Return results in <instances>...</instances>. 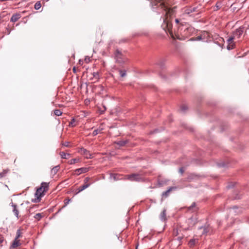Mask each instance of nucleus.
Wrapping results in <instances>:
<instances>
[{
  "label": "nucleus",
  "mask_w": 249,
  "mask_h": 249,
  "mask_svg": "<svg viewBox=\"0 0 249 249\" xmlns=\"http://www.w3.org/2000/svg\"><path fill=\"white\" fill-rule=\"evenodd\" d=\"M119 73L121 77H124L126 75V71L125 70H120Z\"/></svg>",
  "instance_id": "28"
},
{
  "label": "nucleus",
  "mask_w": 249,
  "mask_h": 249,
  "mask_svg": "<svg viewBox=\"0 0 249 249\" xmlns=\"http://www.w3.org/2000/svg\"><path fill=\"white\" fill-rule=\"evenodd\" d=\"M177 38L178 39H180V38L179 37H178V36H177Z\"/></svg>",
  "instance_id": "54"
},
{
  "label": "nucleus",
  "mask_w": 249,
  "mask_h": 249,
  "mask_svg": "<svg viewBox=\"0 0 249 249\" xmlns=\"http://www.w3.org/2000/svg\"><path fill=\"white\" fill-rule=\"evenodd\" d=\"M41 6V4L40 1H38L35 3L34 5V8L36 10H39Z\"/></svg>",
  "instance_id": "24"
},
{
  "label": "nucleus",
  "mask_w": 249,
  "mask_h": 249,
  "mask_svg": "<svg viewBox=\"0 0 249 249\" xmlns=\"http://www.w3.org/2000/svg\"><path fill=\"white\" fill-rule=\"evenodd\" d=\"M54 113L56 116H59L62 114V112L59 109H55L54 111Z\"/></svg>",
  "instance_id": "31"
},
{
  "label": "nucleus",
  "mask_w": 249,
  "mask_h": 249,
  "mask_svg": "<svg viewBox=\"0 0 249 249\" xmlns=\"http://www.w3.org/2000/svg\"><path fill=\"white\" fill-rule=\"evenodd\" d=\"M64 145H65V146H68V142H66V143L64 144Z\"/></svg>",
  "instance_id": "51"
},
{
  "label": "nucleus",
  "mask_w": 249,
  "mask_h": 249,
  "mask_svg": "<svg viewBox=\"0 0 249 249\" xmlns=\"http://www.w3.org/2000/svg\"><path fill=\"white\" fill-rule=\"evenodd\" d=\"M163 29L166 32L169 33L173 38H175L172 31V24L167 19H163V23L161 25Z\"/></svg>",
  "instance_id": "1"
},
{
  "label": "nucleus",
  "mask_w": 249,
  "mask_h": 249,
  "mask_svg": "<svg viewBox=\"0 0 249 249\" xmlns=\"http://www.w3.org/2000/svg\"><path fill=\"white\" fill-rule=\"evenodd\" d=\"M234 38V36H231L227 40L228 43H234L233 42V40Z\"/></svg>",
  "instance_id": "36"
},
{
  "label": "nucleus",
  "mask_w": 249,
  "mask_h": 249,
  "mask_svg": "<svg viewBox=\"0 0 249 249\" xmlns=\"http://www.w3.org/2000/svg\"><path fill=\"white\" fill-rule=\"evenodd\" d=\"M122 55H123V54L120 51H119L118 49L116 50V51L114 53V57L118 56H121Z\"/></svg>",
  "instance_id": "26"
},
{
  "label": "nucleus",
  "mask_w": 249,
  "mask_h": 249,
  "mask_svg": "<svg viewBox=\"0 0 249 249\" xmlns=\"http://www.w3.org/2000/svg\"><path fill=\"white\" fill-rule=\"evenodd\" d=\"M21 18V15L19 13H16L12 15L10 21L11 22H16Z\"/></svg>",
  "instance_id": "14"
},
{
  "label": "nucleus",
  "mask_w": 249,
  "mask_h": 249,
  "mask_svg": "<svg viewBox=\"0 0 249 249\" xmlns=\"http://www.w3.org/2000/svg\"><path fill=\"white\" fill-rule=\"evenodd\" d=\"M127 142V141H119L116 142V143L120 146H124Z\"/></svg>",
  "instance_id": "23"
},
{
  "label": "nucleus",
  "mask_w": 249,
  "mask_h": 249,
  "mask_svg": "<svg viewBox=\"0 0 249 249\" xmlns=\"http://www.w3.org/2000/svg\"><path fill=\"white\" fill-rule=\"evenodd\" d=\"M72 70H73V71L74 72V73H76V68L75 67H74L72 69Z\"/></svg>",
  "instance_id": "49"
},
{
  "label": "nucleus",
  "mask_w": 249,
  "mask_h": 249,
  "mask_svg": "<svg viewBox=\"0 0 249 249\" xmlns=\"http://www.w3.org/2000/svg\"><path fill=\"white\" fill-rule=\"evenodd\" d=\"M75 122V119L74 118H72L71 120V121L70 122L69 126H75L74 124H73V123Z\"/></svg>",
  "instance_id": "39"
},
{
  "label": "nucleus",
  "mask_w": 249,
  "mask_h": 249,
  "mask_svg": "<svg viewBox=\"0 0 249 249\" xmlns=\"http://www.w3.org/2000/svg\"><path fill=\"white\" fill-rule=\"evenodd\" d=\"M237 208H238V207L236 206H234V207H233V209H237Z\"/></svg>",
  "instance_id": "52"
},
{
  "label": "nucleus",
  "mask_w": 249,
  "mask_h": 249,
  "mask_svg": "<svg viewBox=\"0 0 249 249\" xmlns=\"http://www.w3.org/2000/svg\"><path fill=\"white\" fill-rule=\"evenodd\" d=\"M60 211H61V210H60H60H59V211H58V212H57V213H59Z\"/></svg>",
  "instance_id": "56"
},
{
  "label": "nucleus",
  "mask_w": 249,
  "mask_h": 249,
  "mask_svg": "<svg viewBox=\"0 0 249 249\" xmlns=\"http://www.w3.org/2000/svg\"><path fill=\"white\" fill-rule=\"evenodd\" d=\"M78 160H77V159H72L69 161V163L70 164H73L77 162Z\"/></svg>",
  "instance_id": "37"
},
{
  "label": "nucleus",
  "mask_w": 249,
  "mask_h": 249,
  "mask_svg": "<svg viewBox=\"0 0 249 249\" xmlns=\"http://www.w3.org/2000/svg\"><path fill=\"white\" fill-rule=\"evenodd\" d=\"M234 186V185L233 184H230L228 186V188L230 189V188H233Z\"/></svg>",
  "instance_id": "46"
},
{
  "label": "nucleus",
  "mask_w": 249,
  "mask_h": 249,
  "mask_svg": "<svg viewBox=\"0 0 249 249\" xmlns=\"http://www.w3.org/2000/svg\"><path fill=\"white\" fill-rule=\"evenodd\" d=\"M136 249H138V246H136Z\"/></svg>",
  "instance_id": "57"
},
{
  "label": "nucleus",
  "mask_w": 249,
  "mask_h": 249,
  "mask_svg": "<svg viewBox=\"0 0 249 249\" xmlns=\"http://www.w3.org/2000/svg\"><path fill=\"white\" fill-rule=\"evenodd\" d=\"M19 241L17 239H15L12 244L10 249H12V248H15L20 245Z\"/></svg>",
  "instance_id": "17"
},
{
  "label": "nucleus",
  "mask_w": 249,
  "mask_h": 249,
  "mask_svg": "<svg viewBox=\"0 0 249 249\" xmlns=\"http://www.w3.org/2000/svg\"><path fill=\"white\" fill-rule=\"evenodd\" d=\"M166 209H164L162 211V212L160 214V220H161L162 221H164L166 219Z\"/></svg>",
  "instance_id": "16"
},
{
  "label": "nucleus",
  "mask_w": 249,
  "mask_h": 249,
  "mask_svg": "<svg viewBox=\"0 0 249 249\" xmlns=\"http://www.w3.org/2000/svg\"><path fill=\"white\" fill-rule=\"evenodd\" d=\"M158 131H158V129H155V130H154V133H156V132H158Z\"/></svg>",
  "instance_id": "50"
},
{
  "label": "nucleus",
  "mask_w": 249,
  "mask_h": 249,
  "mask_svg": "<svg viewBox=\"0 0 249 249\" xmlns=\"http://www.w3.org/2000/svg\"><path fill=\"white\" fill-rule=\"evenodd\" d=\"M196 242H198V240L197 239H191L189 242V246L190 247H194L196 244Z\"/></svg>",
  "instance_id": "20"
},
{
  "label": "nucleus",
  "mask_w": 249,
  "mask_h": 249,
  "mask_svg": "<svg viewBox=\"0 0 249 249\" xmlns=\"http://www.w3.org/2000/svg\"><path fill=\"white\" fill-rule=\"evenodd\" d=\"M158 65L160 66L161 69H163L164 66V62L163 60H161L158 63Z\"/></svg>",
  "instance_id": "35"
},
{
  "label": "nucleus",
  "mask_w": 249,
  "mask_h": 249,
  "mask_svg": "<svg viewBox=\"0 0 249 249\" xmlns=\"http://www.w3.org/2000/svg\"><path fill=\"white\" fill-rule=\"evenodd\" d=\"M216 9L215 10H217L220 8V4H218V3H216L215 5Z\"/></svg>",
  "instance_id": "42"
},
{
  "label": "nucleus",
  "mask_w": 249,
  "mask_h": 249,
  "mask_svg": "<svg viewBox=\"0 0 249 249\" xmlns=\"http://www.w3.org/2000/svg\"><path fill=\"white\" fill-rule=\"evenodd\" d=\"M217 44H218L219 46L222 47V46L220 45V44L219 43H217Z\"/></svg>",
  "instance_id": "55"
},
{
  "label": "nucleus",
  "mask_w": 249,
  "mask_h": 249,
  "mask_svg": "<svg viewBox=\"0 0 249 249\" xmlns=\"http://www.w3.org/2000/svg\"><path fill=\"white\" fill-rule=\"evenodd\" d=\"M187 209L188 211L195 212L198 210V207H197L196 202H193L190 206L187 207Z\"/></svg>",
  "instance_id": "10"
},
{
  "label": "nucleus",
  "mask_w": 249,
  "mask_h": 249,
  "mask_svg": "<svg viewBox=\"0 0 249 249\" xmlns=\"http://www.w3.org/2000/svg\"><path fill=\"white\" fill-rule=\"evenodd\" d=\"M151 4L153 11H156L155 6H162V3L160 0H152Z\"/></svg>",
  "instance_id": "11"
},
{
  "label": "nucleus",
  "mask_w": 249,
  "mask_h": 249,
  "mask_svg": "<svg viewBox=\"0 0 249 249\" xmlns=\"http://www.w3.org/2000/svg\"><path fill=\"white\" fill-rule=\"evenodd\" d=\"M11 206L13 208V212L14 213L15 215L16 216L17 218H19L18 214L19 212L18 210L17 209V205L14 203H13L12 202L10 203Z\"/></svg>",
  "instance_id": "12"
},
{
  "label": "nucleus",
  "mask_w": 249,
  "mask_h": 249,
  "mask_svg": "<svg viewBox=\"0 0 249 249\" xmlns=\"http://www.w3.org/2000/svg\"><path fill=\"white\" fill-rule=\"evenodd\" d=\"M180 20L178 18L175 19L176 23H177V24H180V25L178 27L179 29L180 28H181V27L183 26V25L181 23H180Z\"/></svg>",
  "instance_id": "34"
},
{
  "label": "nucleus",
  "mask_w": 249,
  "mask_h": 249,
  "mask_svg": "<svg viewBox=\"0 0 249 249\" xmlns=\"http://www.w3.org/2000/svg\"><path fill=\"white\" fill-rule=\"evenodd\" d=\"M59 169V165L55 166L52 169V172L54 174H55L58 172Z\"/></svg>",
  "instance_id": "27"
},
{
  "label": "nucleus",
  "mask_w": 249,
  "mask_h": 249,
  "mask_svg": "<svg viewBox=\"0 0 249 249\" xmlns=\"http://www.w3.org/2000/svg\"><path fill=\"white\" fill-rule=\"evenodd\" d=\"M90 178L89 177H86L84 179V184H83V185H81L78 187V188L77 189V192L76 193V194L79 193L81 191L88 188L92 183V182L89 183H88L90 180Z\"/></svg>",
  "instance_id": "4"
},
{
  "label": "nucleus",
  "mask_w": 249,
  "mask_h": 249,
  "mask_svg": "<svg viewBox=\"0 0 249 249\" xmlns=\"http://www.w3.org/2000/svg\"><path fill=\"white\" fill-rule=\"evenodd\" d=\"M70 201H71V199H69L67 200V201L65 202V205L64 206V207L66 206L69 204V203Z\"/></svg>",
  "instance_id": "44"
},
{
  "label": "nucleus",
  "mask_w": 249,
  "mask_h": 249,
  "mask_svg": "<svg viewBox=\"0 0 249 249\" xmlns=\"http://www.w3.org/2000/svg\"><path fill=\"white\" fill-rule=\"evenodd\" d=\"M181 109L182 111H185L186 110H187V107L185 106H182L181 107Z\"/></svg>",
  "instance_id": "41"
},
{
  "label": "nucleus",
  "mask_w": 249,
  "mask_h": 249,
  "mask_svg": "<svg viewBox=\"0 0 249 249\" xmlns=\"http://www.w3.org/2000/svg\"><path fill=\"white\" fill-rule=\"evenodd\" d=\"M89 59H90V58H89V57H86L85 58V60L87 62H89Z\"/></svg>",
  "instance_id": "48"
},
{
  "label": "nucleus",
  "mask_w": 249,
  "mask_h": 249,
  "mask_svg": "<svg viewBox=\"0 0 249 249\" xmlns=\"http://www.w3.org/2000/svg\"><path fill=\"white\" fill-rule=\"evenodd\" d=\"M201 5L200 4L194 7H192V6L187 7L184 10V14L190 16H191V13L194 12H199L201 9Z\"/></svg>",
  "instance_id": "2"
},
{
  "label": "nucleus",
  "mask_w": 249,
  "mask_h": 249,
  "mask_svg": "<svg viewBox=\"0 0 249 249\" xmlns=\"http://www.w3.org/2000/svg\"><path fill=\"white\" fill-rule=\"evenodd\" d=\"M105 110H106V108L105 107H104Z\"/></svg>",
  "instance_id": "58"
},
{
  "label": "nucleus",
  "mask_w": 249,
  "mask_h": 249,
  "mask_svg": "<svg viewBox=\"0 0 249 249\" xmlns=\"http://www.w3.org/2000/svg\"><path fill=\"white\" fill-rule=\"evenodd\" d=\"M48 188L49 183L45 182H42L41 183L40 186L37 189L36 191L40 193L42 192L44 194V192H47V191L48 190Z\"/></svg>",
  "instance_id": "5"
},
{
  "label": "nucleus",
  "mask_w": 249,
  "mask_h": 249,
  "mask_svg": "<svg viewBox=\"0 0 249 249\" xmlns=\"http://www.w3.org/2000/svg\"><path fill=\"white\" fill-rule=\"evenodd\" d=\"M125 41V39H124V40H121L119 43H120L121 42H124V41Z\"/></svg>",
  "instance_id": "53"
},
{
  "label": "nucleus",
  "mask_w": 249,
  "mask_h": 249,
  "mask_svg": "<svg viewBox=\"0 0 249 249\" xmlns=\"http://www.w3.org/2000/svg\"><path fill=\"white\" fill-rule=\"evenodd\" d=\"M110 178H113V179H114V180H117V178H116V175L115 174H114L111 173V174H110Z\"/></svg>",
  "instance_id": "38"
},
{
  "label": "nucleus",
  "mask_w": 249,
  "mask_h": 249,
  "mask_svg": "<svg viewBox=\"0 0 249 249\" xmlns=\"http://www.w3.org/2000/svg\"><path fill=\"white\" fill-rule=\"evenodd\" d=\"M196 222H197V219L196 218H194L193 216H192L190 218L188 219V222L191 225H194L196 223Z\"/></svg>",
  "instance_id": "21"
},
{
  "label": "nucleus",
  "mask_w": 249,
  "mask_h": 249,
  "mask_svg": "<svg viewBox=\"0 0 249 249\" xmlns=\"http://www.w3.org/2000/svg\"><path fill=\"white\" fill-rule=\"evenodd\" d=\"M102 130V129H97L94 130L92 132V135L94 136L97 135L99 133H101Z\"/></svg>",
  "instance_id": "29"
},
{
  "label": "nucleus",
  "mask_w": 249,
  "mask_h": 249,
  "mask_svg": "<svg viewBox=\"0 0 249 249\" xmlns=\"http://www.w3.org/2000/svg\"><path fill=\"white\" fill-rule=\"evenodd\" d=\"M203 229V231L202 232V234H205L209 232V230L208 226H201L198 228V230Z\"/></svg>",
  "instance_id": "18"
},
{
  "label": "nucleus",
  "mask_w": 249,
  "mask_h": 249,
  "mask_svg": "<svg viewBox=\"0 0 249 249\" xmlns=\"http://www.w3.org/2000/svg\"><path fill=\"white\" fill-rule=\"evenodd\" d=\"M42 214L41 213H36L35 216H34V218L37 220H40V219L42 218Z\"/></svg>",
  "instance_id": "30"
},
{
  "label": "nucleus",
  "mask_w": 249,
  "mask_h": 249,
  "mask_svg": "<svg viewBox=\"0 0 249 249\" xmlns=\"http://www.w3.org/2000/svg\"><path fill=\"white\" fill-rule=\"evenodd\" d=\"M176 189V187H170L167 190H166V191L163 192L162 193V196L163 197H168L169 196V195L170 192L172 190H175Z\"/></svg>",
  "instance_id": "13"
},
{
  "label": "nucleus",
  "mask_w": 249,
  "mask_h": 249,
  "mask_svg": "<svg viewBox=\"0 0 249 249\" xmlns=\"http://www.w3.org/2000/svg\"><path fill=\"white\" fill-rule=\"evenodd\" d=\"M88 171H89V168L82 167V168L76 169L74 172H75V174H76L77 176H78L82 173H86Z\"/></svg>",
  "instance_id": "9"
},
{
  "label": "nucleus",
  "mask_w": 249,
  "mask_h": 249,
  "mask_svg": "<svg viewBox=\"0 0 249 249\" xmlns=\"http://www.w3.org/2000/svg\"><path fill=\"white\" fill-rule=\"evenodd\" d=\"M9 171L10 170L8 169L3 170L2 172L0 173V178L5 177Z\"/></svg>",
  "instance_id": "19"
},
{
  "label": "nucleus",
  "mask_w": 249,
  "mask_h": 249,
  "mask_svg": "<svg viewBox=\"0 0 249 249\" xmlns=\"http://www.w3.org/2000/svg\"><path fill=\"white\" fill-rule=\"evenodd\" d=\"M93 77H95L97 79L99 78V75L98 72H93Z\"/></svg>",
  "instance_id": "40"
},
{
  "label": "nucleus",
  "mask_w": 249,
  "mask_h": 249,
  "mask_svg": "<svg viewBox=\"0 0 249 249\" xmlns=\"http://www.w3.org/2000/svg\"><path fill=\"white\" fill-rule=\"evenodd\" d=\"M114 58L116 60V62L120 64H123L125 62V60L123 57V55L115 57Z\"/></svg>",
  "instance_id": "15"
},
{
  "label": "nucleus",
  "mask_w": 249,
  "mask_h": 249,
  "mask_svg": "<svg viewBox=\"0 0 249 249\" xmlns=\"http://www.w3.org/2000/svg\"><path fill=\"white\" fill-rule=\"evenodd\" d=\"M60 155L62 159H68L70 156V154H66L64 152H61L60 153Z\"/></svg>",
  "instance_id": "22"
},
{
  "label": "nucleus",
  "mask_w": 249,
  "mask_h": 249,
  "mask_svg": "<svg viewBox=\"0 0 249 249\" xmlns=\"http://www.w3.org/2000/svg\"><path fill=\"white\" fill-rule=\"evenodd\" d=\"M245 27L244 26H241L239 28L236 29L233 33V36H237V38H240L241 36L244 32Z\"/></svg>",
  "instance_id": "6"
},
{
  "label": "nucleus",
  "mask_w": 249,
  "mask_h": 249,
  "mask_svg": "<svg viewBox=\"0 0 249 249\" xmlns=\"http://www.w3.org/2000/svg\"><path fill=\"white\" fill-rule=\"evenodd\" d=\"M80 152L85 156L86 158L87 159H91L92 158L91 154L89 153V152L87 149H85L83 147L80 148Z\"/></svg>",
  "instance_id": "8"
},
{
  "label": "nucleus",
  "mask_w": 249,
  "mask_h": 249,
  "mask_svg": "<svg viewBox=\"0 0 249 249\" xmlns=\"http://www.w3.org/2000/svg\"><path fill=\"white\" fill-rule=\"evenodd\" d=\"M234 45H235L234 43H228V45L227 46V49L228 50H232V49L234 48Z\"/></svg>",
  "instance_id": "25"
},
{
  "label": "nucleus",
  "mask_w": 249,
  "mask_h": 249,
  "mask_svg": "<svg viewBox=\"0 0 249 249\" xmlns=\"http://www.w3.org/2000/svg\"><path fill=\"white\" fill-rule=\"evenodd\" d=\"M184 170L183 167H181L179 169V172L182 174L184 173Z\"/></svg>",
  "instance_id": "43"
},
{
  "label": "nucleus",
  "mask_w": 249,
  "mask_h": 249,
  "mask_svg": "<svg viewBox=\"0 0 249 249\" xmlns=\"http://www.w3.org/2000/svg\"><path fill=\"white\" fill-rule=\"evenodd\" d=\"M202 39V36H198L196 38V40H200Z\"/></svg>",
  "instance_id": "45"
},
{
  "label": "nucleus",
  "mask_w": 249,
  "mask_h": 249,
  "mask_svg": "<svg viewBox=\"0 0 249 249\" xmlns=\"http://www.w3.org/2000/svg\"><path fill=\"white\" fill-rule=\"evenodd\" d=\"M44 195V194L42 192L40 193L39 192H37V191H36L35 196L36 198L35 199H32V202H35V203H37L40 201L41 197Z\"/></svg>",
  "instance_id": "7"
},
{
  "label": "nucleus",
  "mask_w": 249,
  "mask_h": 249,
  "mask_svg": "<svg viewBox=\"0 0 249 249\" xmlns=\"http://www.w3.org/2000/svg\"><path fill=\"white\" fill-rule=\"evenodd\" d=\"M127 179L131 181H143V179L141 176L138 174H132L126 176Z\"/></svg>",
  "instance_id": "3"
},
{
  "label": "nucleus",
  "mask_w": 249,
  "mask_h": 249,
  "mask_svg": "<svg viewBox=\"0 0 249 249\" xmlns=\"http://www.w3.org/2000/svg\"><path fill=\"white\" fill-rule=\"evenodd\" d=\"M21 236V232L19 229L18 230L16 233V236L15 239L18 240V238H19Z\"/></svg>",
  "instance_id": "33"
},
{
  "label": "nucleus",
  "mask_w": 249,
  "mask_h": 249,
  "mask_svg": "<svg viewBox=\"0 0 249 249\" xmlns=\"http://www.w3.org/2000/svg\"><path fill=\"white\" fill-rule=\"evenodd\" d=\"M241 198V197L239 196H238L237 195L234 197V199H240Z\"/></svg>",
  "instance_id": "47"
},
{
  "label": "nucleus",
  "mask_w": 249,
  "mask_h": 249,
  "mask_svg": "<svg viewBox=\"0 0 249 249\" xmlns=\"http://www.w3.org/2000/svg\"><path fill=\"white\" fill-rule=\"evenodd\" d=\"M217 165L219 168L225 167L226 166V165L224 162L217 163Z\"/></svg>",
  "instance_id": "32"
}]
</instances>
